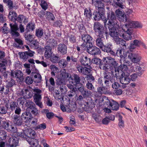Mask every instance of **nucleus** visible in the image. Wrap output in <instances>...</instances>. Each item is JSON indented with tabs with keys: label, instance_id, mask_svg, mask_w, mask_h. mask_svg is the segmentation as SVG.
<instances>
[{
	"label": "nucleus",
	"instance_id": "nucleus-56",
	"mask_svg": "<svg viewBox=\"0 0 147 147\" xmlns=\"http://www.w3.org/2000/svg\"><path fill=\"white\" fill-rule=\"evenodd\" d=\"M43 32L42 29L39 28L36 30V35L39 38H41L43 35Z\"/></svg>",
	"mask_w": 147,
	"mask_h": 147
},
{
	"label": "nucleus",
	"instance_id": "nucleus-28",
	"mask_svg": "<svg viewBox=\"0 0 147 147\" xmlns=\"http://www.w3.org/2000/svg\"><path fill=\"white\" fill-rule=\"evenodd\" d=\"M115 40L117 44L119 45L121 47H123V49H127V44L126 43V42L122 39L118 37L116 38Z\"/></svg>",
	"mask_w": 147,
	"mask_h": 147
},
{
	"label": "nucleus",
	"instance_id": "nucleus-19",
	"mask_svg": "<svg viewBox=\"0 0 147 147\" xmlns=\"http://www.w3.org/2000/svg\"><path fill=\"white\" fill-rule=\"evenodd\" d=\"M76 91L69 90L68 92L67 95L65 96V98L67 100V101H74L76 99Z\"/></svg>",
	"mask_w": 147,
	"mask_h": 147
},
{
	"label": "nucleus",
	"instance_id": "nucleus-48",
	"mask_svg": "<svg viewBox=\"0 0 147 147\" xmlns=\"http://www.w3.org/2000/svg\"><path fill=\"white\" fill-rule=\"evenodd\" d=\"M34 77L36 80L34 81V82L36 83H39L41 81V76L39 73H35L34 74Z\"/></svg>",
	"mask_w": 147,
	"mask_h": 147
},
{
	"label": "nucleus",
	"instance_id": "nucleus-14",
	"mask_svg": "<svg viewBox=\"0 0 147 147\" xmlns=\"http://www.w3.org/2000/svg\"><path fill=\"white\" fill-rule=\"evenodd\" d=\"M87 49V52L90 54L92 55H99L101 51L100 49L96 46H89Z\"/></svg>",
	"mask_w": 147,
	"mask_h": 147
},
{
	"label": "nucleus",
	"instance_id": "nucleus-20",
	"mask_svg": "<svg viewBox=\"0 0 147 147\" xmlns=\"http://www.w3.org/2000/svg\"><path fill=\"white\" fill-rule=\"evenodd\" d=\"M10 76L11 78H14V77L16 79L21 80V79L23 77V74L20 70L11 71Z\"/></svg>",
	"mask_w": 147,
	"mask_h": 147
},
{
	"label": "nucleus",
	"instance_id": "nucleus-12",
	"mask_svg": "<svg viewBox=\"0 0 147 147\" xmlns=\"http://www.w3.org/2000/svg\"><path fill=\"white\" fill-rule=\"evenodd\" d=\"M115 13L119 21L126 22L127 21V17L126 15L124 14L123 11L118 9L116 10Z\"/></svg>",
	"mask_w": 147,
	"mask_h": 147
},
{
	"label": "nucleus",
	"instance_id": "nucleus-61",
	"mask_svg": "<svg viewBox=\"0 0 147 147\" xmlns=\"http://www.w3.org/2000/svg\"><path fill=\"white\" fill-rule=\"evenodd\" d=\"M7 136L6 132L3 130H0V139L1 140H5Z\"/></svg>",
	"mask_w": 147,
	"mask_h": 147
},
{
	"label": "nucleus",
	"instance_id": "nucleus-37",
	"mask_svg": "<svg viewBox=\"0 0 147 147\" xmlns=\"http://www.w3.org/2000/svg\"><path fill=\"white\" fill-rule=\"evenodd\" d=\"M60 58L57 55V54H53L50 59V61L53 63H58Z\"/></svg>",
	"mask_w": 147,
	"mask_h": 147
},
{
	"label": "nucleus",
	"instance_id": "nucleus-36",
	"mask_svg": "<svg viewBox=\"0 0 147 147\" xmlns=\"http://www.w3.org/2000/svg\"><path fill=\"white\" fill-rule=\"evenodd\" d=\"M72 80L73 81L72 83L74 85H76L80 83V78L79 76L77 74H74L73 76V78Z\"/></svg>",
	"mask_w": 147,
	"mask_h": 147
},
{
	"label": "nucleus",
	"instance_id": "nucleus-18",
	"mask_svg": "<svg viewBox=\"0 0 147 147\" xmlns=\"http://www.w3.org/2000/svg\"><path fill=\"white\" fill-rule=\"evenodd\" d=\"M22 117L25 120V122L27 124H30L33 117L30 112L26 111L22 114Z\"/></svg>",
	"mask_w": 147,
	"mask_h": 147
},
{
	"label": "nucleus",
	"instance_id": "nucleus-4",
	"mask_svg": "<svg viewBox=\"0 0 147 147\" xmlns=\"http://www.w3.org/2000/svg\"><path fill=\"white\" fill-rule=\"evenodd\" d=\"M23 97H21L18 99L17 101H24L26 99L30 98L32 96L33 92L30 88L23 89L20 92Z\"/></svg>",
	"mask_w": 147,
	"mask_h": 147
},
{
	"label": "nucleus",
	"instance_id": "nucleus-41",
	"mask_svg": "<svg viewBox=\"0 0 147 147\" xmlns=\"http://www.w3.org/2000/svg\"><path fill=\"white\" fill-rule=\"evenodd\" d=\"M17 16V14L14 11H10L8 15V18L13 22L15 21V19Z\"/></svg>",
	"mask_w": 147,
	"mask_h": 147
},
{
	"label": "nucleus",
	"instance_id": "nucleus-35",
	"mask_svg": "<svg viewBox=\"0 0 147 147\" xmlns=\"http://www.w3.org/2000/svg\"><path fill=\"white\" fill-rule=\"evenodd\" d=\"M120 69H121L120 70H117V71L116 69H115V71L116 73H117L118 74V71H119V72H120V71H122L123 72H124L125 73V72H127L128 71V67L127 65L125 64H121L120 66Z\"/></svg>",
	"mask_w": 147,
	"mask_h": 147
},
{
	"label": "nucleus",
	"instance_id": "nucleus-50",
	"mask_svg": "<svg viewBox=\"0 0 147 147\" xmlns=\"http://www.w3.org/2000/svg\"><path fill=\"white\" fill-rule=\"evenodd\" d=\"M15 41L16 43H15L14 44V45L15 47L19 48L22 45L23 42L21 39L19 38H16L15 39Z\"/></svg>",
	"mask_w": 147,
	"mask_h": 147
},
{
	"label": "nucleus",
	"instance_id": "nucleus-63",
	"mask_svg": "<svg viewBox=\"0 0 147 147\" xmlns=\"http://www.w3.org/2000/svg\"><path fill=\"white\" fill-rule=\"evenodd\" d=\"M27 33H28L25 32L24 34L25 38L27 40L29 41L30 42L33 40L32 35L30 34H28Z\"/></svg>",
	"mask_w": 147,
	"mask_h": 147
},
{
	"label": "nucleus",
	"instance_id": "nucleus-51",
	"mask_svg": "<svg viewBox=\"0 0 147 147\" xmlns=\"http://www.w3.org/2000/svg\"><path fill=\"white\" fill-rule=\"evenodd\" d=\"M30 46L33 49H36L38 48V42L35 40H33L30 42Z\"/></svg>",
	"mask_w": 147,
	"mask_h": 147
},
{
	"label": "nucleus",
	"instance_id": "nucleus-40",
	"mask_svg": "<svg viewBox=\"0 0 147 147\" xmlns=\"http://www.w3.org/2000/svg\"><path fill=\"white\" fill-rule=\"evenodd\" d=\"M58 63L59 67L61 68L65 67L68 64L66 60L63 59L59 60Z\"/></svg>",
	"mask_w": 147,
	"mask_h": 147
},
{
	"label": "nucleus",
	"instance_id": "nucleus-22",
	"mask_svg": "<svg viewBox=\"0 0 147 147\" xmlns=\"http://www.w3.org/2000/svg\"><path fill=\"white\" fill-rule=\"evenodd\" d=\"M49 83H48L47 81H46V86L47 87H48L49 90L50 91H53L55 86V83L54 78L52 77L50 78L49 80Z\"/></svg>",
	"mask_w": 147,
	"mask_h": 147
},
{
	"label": "nucleus",
	"instance_id": "nucleus-31",
	"mask_svg": "<svg viewBox=\"0 0 147 147\" xmlns=\"http://www.w3.org/2000/svg\"><path fill=\"white\" fill-rule=\"evenodd\" d=\"M47 45L46 47H49V48L52 49L57 45V41L53 39H49L47 41Z\"/></svg>",
	"mask_w": 147,
	"mask_h": 147
},
{
	"label": "nucleus",
	"instance_id": "nucleus-42",
	"mask_svg": "<svg viewBox=\"0 0 147 147\" xmlns=\"http://www.w3.org/2000/svg\"><path fill=\"white\" fill-rule=\"evenodd\" d=\"M103 79L104 80H110L111 83L114 82V79H113L107 72H105L103 73Z\"/></svg>",
	"mask_w": 147,
	"mask_h": 147
},
{
	"label": "nucleus",
	"instance_id": "nucleus-11",
	"mask_svg": "<svg viewBox=\"0 0 147 147\" xmlns=\"http://www.w3.org/2000/svg\"><path fill=\"white\" fill-rule=\"evenodd\" d=\"M9 25L10 27V33L12 36L15 37H18L20 35L18 32L19 28L16 23H10Z\"/></svg>",
	"mask_w": 147,
	"mask_h": 147
},
{
	"label": "nucleus",
	"instance_id": "nucleus-64",
	"mask_svg": "<svg viewBox=\"0 0 147 147\" xmlns=\"http://www.w3.org/2000/svg\"><path fill=\"white\" fill-rule=\"evenodd\" d=\"M25 81L27 84L30 85L32 84L33 80L31 77L27 76L26 78Z\"/></svg>",
	"mask_w": 147,
	"mask_h": 147
},
{
	"label": "nucleus",
	"instance_id": "nucleus-60",
	"mask_svg": "<svg viewBox=\"0 0 147 147\" xmlns=\"http://www.w3.org/2000/svg\"><path fill=\"white\" fill-rule=\"evenodd\" d=\"M60 76L62 77V79H66L69 77L68 73L66 72L65 70H64L63 71H61Z\"/></svg>",
	"mask_w": 147,
	"mask_h": 147
},
{
	"label": "nucleus",
	"instance_id": "nucleus-33",
	"mask_svg": "<svg viewBox=\"0 0 147 147\" xmlns=\"http://www.w3.org/2000/svg\"><path fill=\"white\" fill-rule=\"evenodd\" d=\"M25 107H27L26 111L30 112V111L34 108L35 105L32 102H26L25 104Z\"/></svg>",
	"mask_w": 147,
	"mask_h": 147
},
{
	"label": "nucleus",
	"instance_id": "nucleus-9",
	"mask_svg": "<svg viewBox=\"0 0 147 147\" xmlns=\"http://www.w3.org/2000/svg\"><path fill=\"white\" fill-rule=\"evenodd\" d=\"M97 11L94 17V20H95L98 21L102 19L105 25V26L106 25L107 20L106 18H104L105 11Z\"/></svg>",
	"mask_w": 147,
	"mask_h": 147
},
{
	"label": "nucleus",
	"instance_id": "nucleus-58",
	"mask_svg": "<svg viewBox=\"0 0 147 147\" xmlns=\"http://www.w3.org/2000/svg\"><path fill=\"white\" fill-rule=\"evenodd\" d=\"M7 109L8 107L6 105L5 106H0V113L5 114L7 113Z\"/></svg>",
	"mask_w": 147,
	"mask_h": 147
},
{
	"label": "nucleus",
	"instance_id": "nucleus-54",
	"mask_svg": "<svg viewBox=\"0 0 147 147\" xmlns=\"http://www.w3.org/2000/svg\"><path fill=\"white\" fill-rule=\"evenodd\" d=\"M46 12V15L47 18L49 20L51 19L52 20H53L55 19L54 14L50 12L47 11Z\"/></svg>",
	"mask_w": 147,
	"mask_h": 147
},
{
	"label": "nucleus",
	"instance_id": "nucleus-46",
	"mask_svg": "<svg viewBox=\"0 0 147 147\" xmlns=\"http://www.w3.org/2000/svg\"><path fill=\"white\" fill-rule=\"evenodd\" d=\"M110 101L108 97L105 96H98L95 98V101Z\"/></svg>",
	"mask_w": 147,
	"mask_h": 147
},
{
	"label": "nucleus",
	"instance_id": "nucleus-32",
	"mask_svg": "<svg viewBox=\"0 0 147 147\" xmlns=\"http://www.w3.org/2000/svg\"><path fill=\"white\" fill-rule=\"evenodd\" d=\"M45 49V56L47 59H50L53 54L52 48H49V47H46Z\"/></svg>",
	"mask_w": 147,
	"mask_h": 147
},
{
	"label": "nucleus",
	"instance_id": "nucleus-6",
	"mask_svg": "<svg viewBox=\"0 0 147 147\" xmlns=\"http://www.w3.org/2000/svg\"><path fill=\"white\" fill-rule=\"evenodd\" d=\"M107 21H108L107 24L109 26H113L119 23V21L116 19L115 13L112 11L108 12L107 13Z\"/></svg>",
	"mask_w": 147,
	"mask_h": 147
},
{
	"label": "nucleus",
	"instance_id": "nucleus-39",
	"mask_svg": "<svg viewBox=\"0 0 147 147\" xmlns=\"http://www.w3.org/2000/svg\"><path fill=\"white\" fill-rule=\"evenodd\" d=\"M33 91L34 92L33 98L34 101H39L38 96V93H41V91L40 89L35 88L34 89Z\"/></svg>",
	"mask_w": 147,
	"mask_h": 147
},
{
	"label": "nucleus",
	"instance_id": "nucleus-43",
	"mask_svg": "<svg viewBox=\"0 0 147 147\" xmlns=\"http://www.w3.org/2000/svg\"><path fill=\"white\" fill-rule=\"evenodd\" d=\"M67 38L69 40V42L72 44H74L76 42V37L75 35H69L67 36Z\"/></svg>",
	"mask_w": 147,
	"mask_h": 147
},
{
	"label": "nucleus",
	"instance_id": "nucleus-25",
	"mask_svg": "<svg viewBox=\"0 0 147 147\" xmlns=\"http://www.w3.org/2000/svg\"><path fill=\"white\" fill-rule=\"evenodd\" d=\"M19 141L18 138L17 137L10 138L8 140L9 146L10 147H16L18 146Z\"/></svg>",
	"mask_w": 147,
	"mask_h": 147
},
{
	"label": "nucleus",
	"instance_id": "nucleus-59",
	"mask_svg": "<svg viewBox=\"0 0 147 147\" xmlns=\"http://www.w3.org/2000/svg\"><path fill=\"white\" fill-rule=\"evenodd\" d=\"M8 131L13 133H16L17 131V129L16 126H15L13 125H10Z\"/></svg>",
	"mask_w": 147,
	"mask_h": 147
},
{
	"label": "nucleus",
	"instance_id": "nucleus-27",
	"mask_svg": "<svg viewBox=\"0 0 147 147\" xmlns=\"http://www.w3.org/2000/svg\"><path fill=\"white\" fill-rule=\"evenodd\" d=\"M84 16L86 21H88L92 19V14L91 10L89 9L85 8L84 9Z\"/></svg>",
	"mask_w": 147,
	"mask_h": 147
},
{
	"label": "nucleus",
	"instance_id": "nucleus-38",
	"mask_svg": "<svg viewBox=\"0 0 147 147\" xmlns=\"http://www.w3.org/2000/svg\"><path fill=\"white\" fill-rule=\"evenodd\" d=\"M111 109L113 110H117L119 108V105L117 102H109Z\"/></svg>",
	"mask_w": 147,
	"mask_h": 147
},
{
	"label": "nucleus",
	"instance_id": "nucleus-29",
	"mask_svg": "<svg viewBox=\"0 0 147 147\" xmlns=\"http://www.w3.org/2000/svg\"><path fill=\"white\" fill-rule=\"evenodd\" d=\"M95 5L96 9L97 10L105 11L104 4L102 1H96Z\"/></svg>",
	"mask_w": 147,
	"mask_h": 147
},
{
	"label": "nucleus",
	"instance_id": "nucleus-53",
	"mask_svg": "<svg viewBox=\"0 0 147 147\" xmlns=\"http://www.w3.org/2000/svg\"><path fill=\"white\" fill-rule=\"evenodd\" d=\"M10 125L9 123L7 121H3L1 124V126L4 129L8 131Z\"/></svg>",
	"mask_w": 147,
	"mask_h": 147
},
{
	"label": "nucleus",
	"instance_id": "nucleus-44",
	"mask_svg": "<svg viewBox=\"0 0 147 147\" xmlns=\"http://www.w3.org/2000/svg\"><path fill=\"white\" fill-rule=\"evenodd\" d=\"M125 0H114V3L123 9L125 6L122 4L125 2Z\"/></svg>",
	"mask_w": 147,
	"mask_h": 147
},
{
	"label": "nucleus",
	"instance_id": "nucleus-26",
	"mask_svg": "<svg viewBox=\"0 0 147 147\" xmlns=\"http://www.w3.org/2000/svg\"><path fill=\"white\" fill-rule=\"evenodd\" d=\"M27 141L32 147H40V146L39 144L38 140L37 139L33 138H29Z\"/></svg>",
	"mask_w": 147,
	"mask_h": 147
},
{
	"label": "nucleus",
	"instance_id": "nucleus-10",
	"mask_svg": "<svg viewBox=\"0 0 147 147\" xmlns=\"http://www.w3.org/2000/svg\"><path fill=\"white\" fill-rule=\"evenodd\" d=\"M128 58L134 63H138L141 60L142 57L139 54L134 53H128Z\"/></svg>",
	"mask_w": 147,
	"mask_h": 147
},
{
	"label": "nucleus",
	"instance_id": "nucleus-45",
	"mask_svg": "<svg viewBox=\"0 0 147 147\" xmlns=\"http://www.w3.org/2000/svg\"><path fill=\"white\" fill-rule=\"evenodd\" d=\"M92 62L94 64L98 65L99 68H100V67L101 66L102 63V60L97 58H95L92 59Z\"/></svg>",
	"mask_w": 147,
	"mask_h": 147
},
{
	"label": "nucleus",
	"instance_id": "nucleus-62",
	"mask_svg": "<svg viewBox=\"0 0 147 147\" xmlns=\"http://www.w3.org/2000/svg\"><path fill=\"white\" fill-rule=\"evenodd\" d=\"M119 126L120 127H123L124 126V121L122 120V117L121 115H119Z\"/></svg>",
	"mask_w": 147,
	"mask_h": 147
},
{
	"label": "nucleus",
	"instance_id": "nucleus-16",
	"mask_svg": "<svg viewBox=\"0 0 147 147\" xmlns=\"http://www.w3.org/2000/svg\"><path fill=\"white\" fill-rule=\"evenodd\" d=\"M80 61L82 65L84 66H88L89 67L92 62L91 59L84 55L81 56Z\"/></svg>",
	"mask_w": 147,
	"mask_h": 147
},
{
	"label": "nucleus",
	"instance_id": "nucleus-49",
	"mask_svg": "<svg viewBox=\"0 0 147 147\" xmlns=\"http://www.w3.org/2000/svg\"><path fill=\"white\" fill-rule=\"evenodd\" d=\"M11 77L10 79L7 80L6 81V85L7 87H11L16 84V82Z\"/></svg>",
	"mask_w": 147,
	"mask_h": 147
},
{
	"label": "nucleus",
	"instance_id": "nucleus-5",
	"mask_svg": "<svg viewBox=\"0 0 147 147\" xmlns=\"http://www.w3.org/2000/svg\"><path fill=\"white\" fill-rule=\"evenodd\" d=\"M119 71H117L118 74L117 73H115V77L117 78L118 77L120 82L123 84H128L130 81V79L128 75H125L124 72H123L122 71H120V72Z\"/></svg>",
	"mask_w": 147,
	"mask_h": 147
},
{
	"label": "nucleus",
	"instance_id": "nucleus-3",
	"mask_svg": "<svg viewBox=\"0 0 147 147\" xmlns=\"http://www.w3.org/2000/svg\"><path fill=\"white\" fill-rule=\"evenodd\" d=\"M94 30L96 34L99 37L103 38L104 36H107L108 34L107 29L98 22H95L94 24Z\"/></svg>",
	"mask_w": 147,
	"mask_h": 147
},
{
	"label": "nucleus",
	"instance_id": "nucleus-21",
	"mask_svg": "<svg viewBox=\"0 0 147 147\" xmlns=\"http://www.w3.org/2000/svg\"><path fill=\"white\" fill-rule=\"evenodd\" d=\"M127 25L128 28H141L142 27V24L138 21L129 22Z\"/></svg>",
	"mask_w": 147,
	"mask_h": 147
},
{
	"label": "nucleus",
	"instance_id": "nucleus-47",
	"mask_svg": "<svg viewBox=\"0 0 147 147\" xmlns=\"http://www.w3.org/2000/svg\"><path fill=\"white\" fill-rule=\"evenodd\" d=\"M102 38L99 37L96 40V45L101 49L104 45Z\"/></svg>",
	"mask_w": 147,
	"mask_h": 147
},
{
	"label": "nucleus",
	"instance_id": "nucleus-2",
	"mask_svg": "<svg viewBox=\"0 0 147 147\" xmlns=\"http://www.w3.org/2000/svg\"><path fill=\"white\" fill-rule=\"evenodd\" d=\"M102 60L104 63L103 64L102 63V65L100 68L105 71L111 70L117 65V63L112 57H104L103 58Z\"/></svg>",
	"mask_w": 147,
	"mask_h": 147
},
{
	"label": "nucleus",
	"instance_id": "nucleus-30",
	"mask_svg": "<svg viewBox=\"0 0 147 147\" xmlns=\"http://www.w3.org/2000/svg\"><path fill=\"white\" fill-rule=\"evenodd\" d=\"M97 90L98 92L100 94H109L110 92V89L105 86L98 87Z\"/></svg>",
	"mask_w": 147,
	"mask_h": 147
},
{
	"label": "nucleus",
	"instance_id": "nucleus-8",
	"mask_svg": "<svg viewBox=\"0 0 147 147\" xmlns=\"http://www.w3.org/2000/svg\"><path fill=\"white\" fill-rule=\"evenodd\" d=\"M122 30L125 32V33L122 34L123 38L127 40H131L132 36L131 35L132 33V31L128 28L127 25L125 24L123 27Z\"/></svg>",
	"mask_w": 147,
	"mask_h": 147
},
{
	"label": "nucleus",
	"instance_id": "nucleus-17",
	"mask_svg": "<svg viewBox=\"0 0 147 147\" xmlns=\"http://www.w3.org/2000/svg\"><path fill=\"white\" fill-rule=\"evenodd\" d=\"M13 122L16 126H21L23 122L22 117L19 115H14L13 117Z\"/></svg>",
	"mask_w": 147,
	"mask_h": 147
},
{
	"label": "nucleus",
	"instance_id": "nucleus-24",
	"mask_svg": "<svg viewBox=\"0 0 147 147\" xmlns=\"http://www.w3.org/2000/svg\"><path fill=\"white\" fill-rule=\"evenodd\" d=\"M124 49L118 48L117 50V52L115 53L116 55L118 57H119L121 58H124L126 57L127 55L128 56L129 52L124 51Z\"/></svg>",
	"mask_w": 147,
	"mask_h": 147
},
{
	"label": "nucleus",
	"instance_id": "nucleus-52",
	"mask_svg": "<svg viewBox=\"0 0 147 147\" xmlns=\"http://www.w3.org/2000/svg\"><path fill=\"white\" fill-rule=\"evenodd\" d=\"M91 93L90 91L87 90H85L84 87H83V96L85 97H88L91 96Z\"/></svg>",
	"mask_w": 147,
	"mask_h": 147
},
{
	"label": "nucleus",
	"instance_id": "nucleus-15",
	"mask_svg": "<svg viewBox=\"0 0 147 147\" xmlns=\"http://www.w3.org/2000/svg\"><path fill=\"white\" fill-rule=\"evenodd\" d=\"M112 45L110 43H108L105 45H104L101 48L102 51L107 53H109L110 54L113 56L116 55L115 53L112 51Z\"/></svg>",
	"mask_w": 147,
	"mask_h": 147
},
{
	"label": "nucleus",
	"instance_id": "nucleus-55",
	"mask_svg": "<svg viewBox=\"0 0 147 147\" xmlns=\"http://www.w3.org/2000/svg\"><path fill=\"white\" fill-rule=\"evenodd\" d=\"M46 128V125L45 123H43L38 125L35 126V128L36 130L40 129V130H43L45 129Z\"/></svg>",
	"mask_w": 147,
	"mask_h": 147
},
{
	"label": "nucleus",
	"instance_id": "nucleus-23",
	"mask_svg": "<svg viewBox=\"0 0 147 147\" xmlns=\"http://www.w3.org/2000/svg\"><path fill=\"white\" fill-rule=\"evenodd\" d=\"M58 53L64 55L67 53V47L63 43H60L59 44L57 48Z\"/></svg>",
	"mask_w": 147,
	"mask_h": 147
},
{
	"label": "nucleus",
	"instance_id": "nucleus-57",
	"mask_svg": "<svg viewBox=\"0 0 147 147\" xmlns=\"http://www.w3.org/2000/svg\"><path fill=\"white\" fill-rule=\"evenodd\" d=\"M18 107V105L17 102H11L10 103V108L11 110H13Z\"/></svg>",
	"mask_w": 147,
	"mask_h": 147
},
{
	"label": "nucleus",
	"instance_id": "nucleus-7",
	"mask_svg": "<svg viewBox=\"0 0 147 147\" xmlns=\"http://www.w3.org/2000/svg\"><path fill=\"white\" fill-rule=\"evenodd\" d=\"M119 23L113 26H109V28L110 31L109 34L111 36L113 37L114 40L119 37V34L118 32V28H119Z\"/></svg>",
	"mask_w": 147,
	"mask_h": 147
},
{
	"label": "nucleus",
	"instance_id": "nucleus-13",
	"mask_svg": "<svg viewBox=\"0 0 147 147\" xmlns=\"http://www.w3.org/2000/svg\"><path fill=\"white\" fill-rule=\"evenodd\" d=\"M82 38L84 42L89 44V46H92L93 38L90 35L87 33L83 34L82 35Z\"/></svg>",
	"mask_w": 147,
	"mask_h": 147
},
{
	"label": "nucleus",
	"instance_id": "nucleus-1",
	"mask_svg": "<svg viewBox=\"0 0 147 147\" xmlns=\"http://www.w3.org/2000/svg\"><path fill=\"white\" fill-rule=\"evenodd\" d=\"M66 105H64L62 104L60 105V107L62 111L63 112L67 111L68 112H71L72 110H74L77 107L76 102L81 105H84V107L88 109L92 108L95 106V103L93 102H83V104H81L82 102H67Z\"/></svg>",
	"mask_w": 147,
	"mask_h": 147
},
{
	"label": "nucleus",
	"instance_id": "nucleus-34",
	"mask_svg": "<svg viewBox=\"0 0 147 147\" xmlns=\"http://www.w3.org/2000/svg\"><path fill=\"white\" fill-rule=\"evenodd\" d=\"M35 28V24L32 22L28 23L26 26L25 32L28 33L30 31L33 30Z\"/></svg>",
	"mask_w": 147,
	"mask_h": 147
}]
</instances>
